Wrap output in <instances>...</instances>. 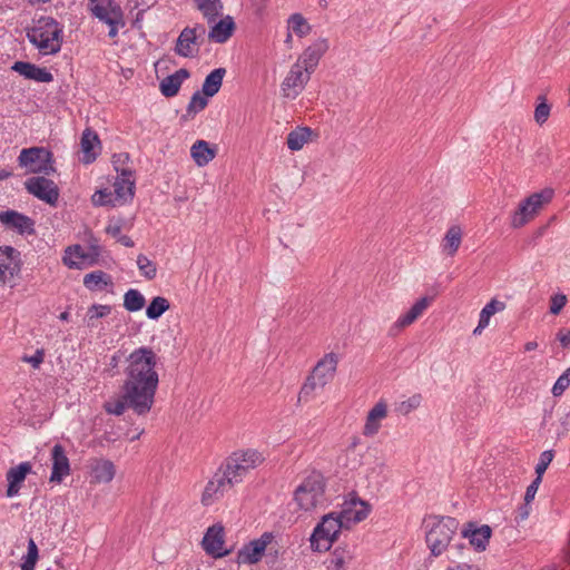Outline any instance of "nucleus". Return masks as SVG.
<instances>
[{"instance_id":"22","label":"nucleus","mask_w":570,"mask_h":570,"mask_svg":"<svg viewBox=\"0 0 570 570\" xmlns=\"http://www.w3.org/2000/svg\"><path fill=\"white\" fill-rule=\"evenodd\" d=\"M386 416L387 404L384 401H379L367 413L363 434L365 436L375 435L381 429V421Z\"/></svg>"},{"instance_id":"25","label":"nucleus","mask_w":570,"mask_h":570,"mask_svg":"<svg viewBox=\"0 0 570 570\" xmlns=\"http://www.w3.org/2000/svg\"><path fill=\"white\" fill-rule=\"evenodd\" d=\"M114 200L125 204L130 202L135 195V179L132 175L121 176L118 175L114 184Z\"/></svg>"},{"instance_id":"61","label":"nucleus","mask_w":570,"mask_h":570,"mask_svg":"<svg viewBox=\"0 0 570 570\" xmlns=\"http://www.w3.org/2000/svg\"><path fill=\"white\" fill-rule=\"evenodd\" d=\"M530 510H531L530 503L524 502V504L522 507H520V509L518 511L517 520L524 521L529 517Z\"/></svg>"},{"instance_id":"32","label":"nucleus","mask_w":570,"mask_h":570,"mask_svg":"<svg viewBox=\"0 0 570 570\" xmlns=\"http://www.w3.org/2000/svg\"><path fill=\"white\" fill-rule=\"evenodd\" d=\"M190 155L198 166H205L215 158L216 151L207 141L197 140L190 148Z\"/></svg>"},{"instance_id":"10","label":"nucleus","mask_w":570,"mask_h":570,"mask_svg":"<svg viewBox=\"0 0 570 570\" xmlns=\"http://www.w3.org/2000/svg\"><path fill=\"white\" fill-rule=\"evenodd\" d=\"M27 191L38 199L49 204L56 205L59 198V188L56 183L45 176H36L28 178L24 181Z\"/></svg>"},{"instance_id":"41","label":"nucleus","mask_w":570,"mask_h":570,"mask_svg":"<svg viewBox=\"0 0 570 570\" xmlns=\"http://www.w3.org/2000/svg\"><path fill=\"white\" fill-rule=\"evenodd\" d=\"M167 309H169V302L161 296L153 298L146 309V315L150 320L159 318Z\"/></svg>"},{"instance_id":"23","label":"nucleus","mask_w":570,"mask_h":570,"mask_svg":"<svg viewBox=\"0 0 570 570\" xmlns=\"http://www.w3.org/2000/svg\"><path fill=\"white\" fill-rule=\"evenodd\" d=\"M32 465L30 462H22L17 466L10 468L7 472L8 489L7 495L14 497L20 490L21 483L24 481L28 473L31 472Z\"/></svg>"},{"instance_id":"58","label":"nucleus","mask_w":570,"mask_h":570,"mask_svg":"<svg viewBox=\"0 0 570 570\" xmlns=\"http://www.w3.org/2000/svg\"><path fill=\"white\" fill-rule=\"evenodd\" d=\"M189 31H191L193 33H195V39L197 41H202L204 40V37L206 35V28L204 24H199L197 23L195 27L193 28H189Z\"/></svg>"},{"instance_id":"53","label":"nucleus","mask_w":570,"mask_h":570,"mask_svg":"<svg viewBox=\"0 0 570 570\" xmlns=\"http://www.w3.org/2000/svg\"><path fill=\"white\" fill-rule=\"evenodd\" d=\"M92 203L98 206H105V205L116 206L112 193L106 191V190H98L92 196Z\"/></svg>"},{"instance_id":"47","label":"nucleus","mask_w":570,"mask_h":570,"mask_svg":"<svg viewBox=\"0 0 570 570\" xmlns=\"http://www.w3.org/2000/svg\"><path fill=\"white\" fill-rule=\"evenodd\" d=\"M538 101L539 104L534 110V120L538 125H543L550 116L551 106L547 102L544 96H539Z\"/></svg>"},{"instance_id":"5","label":"nucleus","mask_w":570,"mask_h":570,"mask_svg":"<svg viewBox=\"0 0 570 570\" xmlns=\"http://www.w3.org/2000/svg\"><path fill=\"white\" fill-rule=\"evenodd\" d=\"M342 528H345L344 520L336 512H331L322 518L311 535V547L314 551H327Z\"/></svg>"},{"instance_id":"51","label":"nucleus","mask_w":570,"mask_h":570,"mask_svg":"<svg viewBox=\"0 0 570 570\" xmlns=\"http://www.w3.org/2000/svg\"><path fill=\"white\" fill-rule=\"evenodd\" d=\"M553 456H554V454H553L552 450L543 451L540 454L539 462L535 466V474H537L535 478H539L542 480V475L546 472V470L548 469L549 464L552 462Z\"/></svg>"},{"instance_id":"3","label":"nucleus","mask_w":570,"mask_h":570,"mask_svg":"<svg viewBox=\"0 0 570 570\" xmlns=\"http://www.w3.org/2000/svg\"><path fill=\"white\" fill-rule=\"evenodd\" d=\"M27 38L43 55H55L61 49L62 29L53 18L41 17L32 28L28 29Z\"/></svg>"},{"instance_id":"44","label":"nucleus","mask_w":570,"mask_h":570,"mask_svg":"<svg viewBox=\"0 0 570 570\" xmlns=\"http://www.w3.org/2000/svg\"><path fill=\"white\" fill-rule=\"evenodd\" d=\"M422 403V395L416 393L410 396L407 400L399 402L395 406V411L401 415H407L412 411L416 410Z\"/></svg>"},{"instance_id":"7","label":"nucleus","mask_w":570,"mask_h":570,"mask_svg":"<svg viewBox=\"0 0 570 570\" xmlns=\"http://www.w3.org/2000/svg\"><path fill=\"white\" fill-rule=\"evenodd\" d=\"M18 165L27 173L49 176L56 173L53 155L45 147L23 148L18 156Z\"/></svg>"},{"instance_id":"30","label":"nucleus","mask_w":570,"mask_h":570,"mask_svg":"<svg viewBox=\"0 0 570 570\" xmlns=\"http://www.w3.org/2000/svg\"><path fill=\"white\" fill-rule=\"evenodd\" d=\"M197 9L202 12L206 21L212 24L223 14V3L220 0H194Z\"/></svg>"},{"instance_id":"49","label":"nucleus","mask_w":570,"mask_h":570,"mask_svg":"<svg viewBox=\"0 0 570 570\" xmlns=\"http://www.w3.org/2000/svg\"><path fill=\"white\" fill-rule=\"evenodd\" d=\"M322 387L323 386H320V384H317V379L311 373V375L307 376L305 383L303 384V386L299 391L298 400L299 401L309 400L314 395V392L317 389H322Z\"/></svg>"},{"instance_id":"12","label":"nucleus","mask_w":570,"mask_h":570,"mask_svg":"<svg viewBox=\"0 0 570 570\" xmlns=\"http://www.w3.org/2000/svg\"><path fill=\"white\" fill-rule=\"evenodd\" d=\"M202 544L206 553L214 558H222L230 553V550L224 549V528L219 524L207 529Z\"/></svg>"},{"instance_id":"21","label":"nucleus","mask_w":570,"mask_h":570,"mask_svg":"<svg viewBox=\"0 0 570 570\" xmlns=\"http://www.w3.org/2000/svg\"><path fill=\"white\" fill-rule=\"evenodd\" d=\"M12 70L23 76L26 79L35 80L38 82H51L53 76L46 68L38 67L30 62L16 61Z\"/></svg>"},{"instance_id":"63","label":"nucleus","mask_w":570,"mask_h":570,"mask_svg":"<svg viewBox=\"0 0 570 570\" xmlns=\"http://www.w3.org/2000/svg\"><path fill=\"white\" fill-rule=\"evenodd\" d=\"M465 549L464 543H455L450 548V554L452 558L459 557L461 550Z\"/></svg>"},{"instance_id":"11","label":"nucleus","mask_w":570,"mask_h":570,"mask_svg":"<svg viewBox=\"0 0 570 570\" xmlns=\"http://www.w3.org/2000/svg\"><path fill=\"white\" fill-rule=\"evenodd\" d=\"M272 539L273 535L271 533H264L259 539L245 544L237 553V563H257L262 559L264 551Z\"/></svg>"},{"instance_id":"6","label":"nucleus","mask_w":570,"mask_h":570,"mask_svg":"<svg viewBox=\"0 0 570 570\" xmlns=\"http://www.w3.org/2000/svg\"><path fill=\"white\" fill-rule=\"evenodd\" d=\"M554 191L552 188H544L539 193H533L524 200H522L517 210L511 216V226L513 228H520L534 219L540 213L543 205L551 202Z\"/></svg>"},{"instance_id":"38","label":"nucleus","mask_w":570,"mask_h":570,"mask_svg":"<svg viewBox=\"0 0 570 570\" xmlns=\"http://www.w3.org/2000/svg\"><path fill=\"white\" fill-rule=\"evenodd\" d=\"M288 30L298 37H305L311 32V24L301 13H293L288 18Z\"/></svg>"},{"instance_id":"60","label":"nucleus","mask_w":570,"mask_h":570,"mask_svg":"<svg viewBox=\"0 0 570 570\" xmlns=\"http://www.w3.org/2000/svg\"><path fill=\"white\" fill-rule=\"evenodd\" d=\"M106 233L118 238L121 235V225L119 223L109 224L106 227Z\"/></svg>"},{"instance_id":"56","label":"nucleus","mask_w":570,"mask_h":570,"mask_svg":"<svg viewBox=\"0 0 570 570\" xmlns=\"http://www.w3.org/2000/svg\"><path fill=\"white\" fill-rule=\"evenodd\" d=\"M112 23H107L109 26V32L108 36L110 38H115L118 35V24L124 26L122 21V12L116 17L112 18Z\"/></svg>"},{"instance_id":"37","label":"nucleus","mask_w":570,"mask_h":570,"mask_svg":"<svg viewBox=\"0 0 570 570\" xmlns=\"http://www.w3.org/2000/svg\"><path fill=\"white\" fill-rule=\"evenodd\" d=\"M461 239L462 232L459 226H452L448 229L443 240V248L448 253V255L452 256L458 252L461 245Z\"/></svg>"},{"instance_id":"42","label":"nucleus","mask_w":570,"mask_h":570,"mask_svg":"<svg viewBox=\"0 0 570 570\" xmlns=\"http://www.w3.org/2000/svg\"><path fill=\"white\" fill-rule=\"evenodd\" d=\"M353 551L348 547H337L332 554V564L336 570H342L352 560Z\"/></svg>"},{"instance_id":"54","label":"nucleus","mask_w":570,"mask_h":570,"mask_svg":"<svg viewBox=\"0 0 570 570\" xmlns=\"http://www.w3.org/2000/svg\"><path fill=\"white\" fill-rule=\"evenodd\" d=\"M567 303V296L563 294H556L550 298V313L558 315Z\"/></svg>"},{"instance_id":"62","label":"nucleus","mask_w":570,"mask_h":570,"mask_svg":"<svg viewBox=\"0 0 570 570\" xmlns=\"http://www.w3.org/2000/svg\"><path fill=\"white\" fill-rule=\"evenodd\" d=\"M71 254H73L77 258H80L81 261H86L88 257V254H86L85 249L79 245H76L73 247Z\"/></svg>"},{"instance_id":"9","label":"nucleus","mask_w":570,"mask_h":570,"mask_svg":"<svg viewBox=\"0 0 570 570\" xmlns=\"http://www.w3.org/2000/svg\"><path fill=\"white\" fill-rule=\"evenodd\" d=\"M311 72L301 63H294L281 85L282 95L288 99H295L304 90L311 79Z\"/></svg>"},{"instance_id":"28","label":"nucleus","mask_w":570,"mask_h":570,"mask_svg":"<svg viewBox=\"0 0 570 570\" xmlns=\"http://www.w3.org/2000/svg\"><path fill=\"white\" fill-rule=\"evenodd\" d=\"M432 299V297L420 298L405 314L399 317L395 325L397 327H406L414 323L428 309Z\"/></svg>"},{"instance_id":"17","label":"nucleus","mask_w":570,"mask_h":570,"mask_svg":"<svg viewBox=\"0 0 570 570\" xmlns=\"http://www.w3.org/2000/svg\"><path fill=\"white\" fill-rule=\"evenodd\" d=\"M52 471L50 481L61 482L62 479L70 473L69 459L66 455L61 444H56L51 450Z\"/></svg>"},{"instance_id":"29","label":"nucleus","mask_w":570,"mask_h":570,"mask_svg":"<svg viewBox=\"0 0 570 570\" xmlns=\"http://www.w3.org/2000/svg\"><path fill=\"white\" fill-rule=\"evenodd\" d=\"M505 308V303L492 298L480 312L478 326L473 330L474 335H480L489 326L490 318L498 312Z\"/></svg>"},{"instance_id":"33","label":"nucleus","mask_w":570,"mask_h":570,"mask_svg":"<svg viewBox=\"0 0 570 570\" xmlns=\"http://www.w3.org/2000/svg\"><path fill=\"white\" fill-rule=\"evenodd\" d=\"M225 75H226L225 68L214 69L205 78L203 87H202V92L207 97L215 96L219 91V89L223 85V79H224Z\"/></svg>"},{"instance_id":"2","label":"nucleus","mask_w":570,"mask_h":570,"mask_svg":"<svg viewBox=\"0 0 570 570\" xmlns=\"http://www.w3.org/2000/svg\"><path fill=\"white\" fill-rule=\"evenodd\" d=\"M263 462V456L255 450L235 452L215 472L202 494L203 505H212L228 493L245 475Z\"/></svg>"},{"instance_id":"46","label":"nucleus","mask_w":570,"mask_h":570,"mask_svg":"<svg viewBox=\"0 0 570 570\" xmlns=\"http://www.w3.org/2000/svg\"><path fill=\"white\" fill-rule=\"evenodd\" d=\"M129 159V154L127 153H119L112 156V165L118 175H132V170L127 166Z\"/></svg>"},{"instance_id":"35","label":"nucleus","mask_w":570,"mask_h":570,"mask_svg":"<svg viewBox=\"0 0 570 570\" xmlns=\"http://www.w3.org/2000/svg\"><path fill=\"white\" fill-rule=\"evenodd\" d=\"M104 409H105V411L108 414L121 415V414H124L126 409H132L134 410V405L126 397V393H125L124 389L121 387V395L118 396V397H114V399L108 400L104 404Z\"/></svg>"},{"instance_id":"48","label":"nucleus","mask_w":570,"mask_h":570,"mask_svg":"<svg viewBox=\"0 0 570 570\" xmlns=\"http://www.w3.org/2000/svg\"><path fill=\"white\" fill-rule=\"evenodd\" d=\"M137 266L147 279L156 277L157 268L156 265L145 255L140 254L137 257Z\"/></svg>"},{"instance_id":"45","label":"nucleus","mask_w":570,"mask_h":570,"mask_svg":"<svg viewBox=\"0 0 570 570\" xmlns=\"http://www.w3.org/2000/svg\"><path fill=\"white\" fill-rule=\"evenodd\" d=\"M110 312H111V307L109 305H98V304L91 305L87 312V318H86L87 325L89 327H95L96 326L95 321L100 317H105V316L109 315Z\"/></svg>"},{"instance_id":"1","label":"nucleus","mask_w":570,"mask_h":570,"mask_svg":"<svg viewBox=\"0 0 570 570\" xmlns=\"http://www.w3.org/2000/svg\"><path fill=\"white\" fill-rule=\"evenodd\" d=\"M157 355L150 347H138L126 358L122 389L138 415L147 414L154 404L159 384Z\"/></svg>"},{"instance_id":"20","label":"nucleus","mask_w":570,"mask_h":570,"mask_svg":"<svg viewBox=\"0 0 570 570\" xmlns=\"http://www.w3.org/2000/svg\"><path fill=\"white\" fill-rule=\"evenodd\" d=\"M0 222L8 228L16 229L20 234L33 233V220L16 210L0 213Z\"/></svg>"},{"instance_id":"8","label":"nucleus","mask_w":570,"mask_h":570,"mask_svg":"<svg viewBox=\"0 0 570 570\" xmlns=\"http://www.w3.org/2000/svg\"><path fill=\"white\" fill-rule=\"evenodd\" d=\"M459 528V521L451 517L439 518L426 533V543L433 556H440L449 546Z\"/></svg>"},{"instance_id":"34","label":"nucleus","mask_w":570,"mask_h":570,"mask_svg":"<svg viewBox=\"0 0 570 570\" xmlns=\"http://www.w3.org/2000/svg\"><path fill=\"white\" fill-rule=\"evenodd\" d=\"M116 473L115 465L109 460H97L92 465V476L99 483L110 482Z\"/></svg>"},{"instance_id":"27","label":"nucleus","mask_w":570,"mask_h":570,"mask_svg":"<svg viewBox=\"0 0 570 570\" xmlns=\"http://www.w3.org/2000/svg\"><path fill=\"white\" fill-rule=\"evenodd\" d=\"M189 76V71L185 68H181L173 75L167 76L161 80L159 85L160 92L167 98L176 96L181 87L183 81L188 79Z\"/></svg>"},{"instance_id":"39","label":"nucleus","mask_w":570,"mask_h":570,"mask_svg":"<svg viewBox=\"0 0 570 570\" xmlns=\"http://www.w3.org/2000/svg\"><path fill=\"white\" fill-rule=\"evenodd\" d=\"M207 96H205L202 91L194 92L187 106L186 115H184L183 118H193L196 114L204 110L207 107Z\"/></svg>"},{"instance_id":"18","label":"nucleus","mask_w":570,"mask_h":570,"mask_svg":"<svg viewBox=\"0 0 570 570\" xmlns=\"http://www.w3.org/2000/svg\"><path fill=\"white\" fill-rule=\"evenodd\" d=\"M202 41L195 39V33L189 31V27L181 30L177 38L175 52L184 58H194L199 52Z\"/></svg>"},{"instance_id":"43","label":"nucleus","mask_w":570,"mask_h":570,"mask_svg":"<svg viewBox=\"0 0 570 570\" xmlns=\"http://www.w3.org/2000/svg\"><path fill=\"white\" fill-rule=\"evenodd\" d=\"M109 282L108 275L102 271H96L85 275L83 285L89 289L100 288V285H107Z\"/></svg>"},{"instance_id":"50","label":"nucleus","mask_w":570,"mask_h":570,"mask_svg":"<svg viewBox=\"0 0 570 570\" xmlns=\"http://www.w3.org/2000/svg\"><path fill=\"white\" fill-rule=\"evenodd\" d=\"M38 560V547L36 542L30 539L28 542V551L23 558L21 570H35L36 562Z\"/></svg>"},{"instance_id":"19","label":"nucleus","mask_w":570,"mask_h":570,"mask_svg":"<svg viewBox=\"0 0 570 570\" xmlns=\"http://www.w3.org/2000/svg\"><path fill=\"white\" fill-rule=\"evenodd\" d=\"M88 8L94 17L105 23H112V18L122 12L111 0H89Z\"/></svg>"},{"instance_id":"36","label":"nucleus","mask_w":570,"mask_h":570,"mask_svg":"<svg viewBox=\"0 0 570 570\" xmlns=\"http://www.w3.org/2000/svg\"><path fill=\"white\" fill-rule=\"evenodd\" d=\"M312 131L307 127H299L291 131L287 136V147L291 150H299L307 142Z\"/></svg>"},{"instance_id":"57","label":"nucleus","mask_w":570,"mask_h":570,"mask_svg":"<svg viewBox=\"0 0 570 570\" xmlns=\"http://www.w3.org/2000/svg\"><path fill=\"white\" fill-rule=\"evenodd\" d=\"M43 351L38 350L35 355L24 357L23 360L32 365V367L37 368L43 362Z\"/></svg>"},{"instance_id":"24","label":"nucleus","mask_w":570,"mask_h":570,"mask_svg":"<svg viewBox=\"0 0 570 570\" xmlns=\"http://www.w3.org/2000/svg\"><path fill=\"white\" fill-rule=\"evenodd\" d=\"M235 30V22L230 16L222 18L219 21H215L208 32L209 40L216 43H225L233 35Z\"/></svg>"},{"instance_id":"59","label":"nucleus","mask_w":570,"mask_h":570,"mask_svg":"<svg viewBox=\"0 0 570 570\" xmlns=\"http://www.w3.org/2000/svg\"><path fill=\"white\" fill-rule=\"evenodd\" d=\"M558 340L563 347L570 346V331L569 330H560L558 333Z\"/></svg>"},{"instance_id":"15","label":"nucleus","mask_w":570,"mask_h":570,"mask_svg":"<svg viewBox=\"0 0 570 570\" xmlns=\"http://www.w3.org/2000/svg\"><path fill=\"white\" fill-rule=\"evenodd\" d=\"M370 512V505L360 499H351L345 501L343 509L337 514L344 520L345 528H348L353 523L363 521Z\"/></svg>"},{"instance_id":"26","label":"nucleus","mask_w":570,"mask_h":570,"mask_svg":"<svg viewBox=\"0 0 570 570\" xmlns=\"http://www.w3.org/2000/svg\"><path fill=\"white\" fill-rule=\"evenodd\" d=\"M472 527L473 525L469 523L468 528L462 530V538H468L470 544L473 546L476 550H485L491 537V528L489 525H482L480 528L472 529Z\"/></svg>"},{"instance_id":"64","label":"nucleus","mask_w":570,"mask_h":570,"mask_svg":"<svg viewBox=\"0 0 570 570\" xmlns=\"http://www.w3.org/2000/svg\"><path fill=\"white\" fill-rule=\"evenodd\" d=\"M446 570H479L476 567L468 563H458L453 567H449Z\"/></svg>"},{"instance_id":"55","label":"nucleus","mask_w":570,"mask_h":570,"mask_svg":"<svg viewBox=\"0 0 570 570\" xmlns=\"http://www.w3.org/2000/svg\"><path fill=\"white\" fill-rule=\"evenodd\" d=\"M542 480L539 478H535L531 484L527 488L525 494H524V502L531 503L537 494V491L539 489V485L541 484Z\"/></svg>"},{"instance_id":"13","label":"nucleus","mask_w":570,"mask_h":570,"mask_svg":"<svg viewBox=\"0 0 570 570\" xmlns=\"http://www.w3.org/2000/svg\"><path fill=\"white\" fill-rule=\"evenodd\" d=\"M19 272V253L10 246L0 247V283L11 281Z\"/></svg>"},{"instance_id":"16","label":"nucleus","mask_w":570,"mask_h":570,"mask_svg":"<svg viewBox=\"0 0 570 570\" xmlns=\"http://www.w3.org/2000/svg\"><path fill=\"white\" fill-rule=\"evenodd\" d=\"M338 357L334 353L326 354L314 366L312 374L317 379L320 386H325L331 382L337 368Z\"/></svg>"},{"instance_id":"14","label":"nucleus","mask_w":570,"mask_h":570,"mask_svg":"<svg viewBox=\"0 0 570 570\" xmlns=\"http://www.w3.org/2000/svg\"><path fill=\"white\" fill-rule=\"evenodd\" d=\"M328 40L325 38L317 39L308 46L297 59L296 63H301L308 72L313 73L321 58L328 50Z\"/></svg>"},{"instance_id":"4","label":"nucleus","mask_w":570,"mask_h":570,"mask_svg":"<svg viewBox=\"0 0 570 570\" xmlns=\"http://www.w3.org/2000/svg\"><path fill=\"white\" fill-rule=\"evenodd\" d=\"M325 483L321 473L313 472L306 476L294 492V500L304 511H311L325 502Z\"/></svg>"},{"instance_id":"52","label":"nucleus","mask_w":570,"mask_h":570,"mask_svg":"<svg viewBox=\"0 0 570 570\" xmlns=\"http://www.w3.org/2000/svg\"><path fill=\"white\" fill-rule=\"evenodd\" d=\"M570 385V367L567 368L556 381L552 387V394L554 396H560Z\"/></svg>"},{"instance_id":"31","label":"nucleus","mask_w":570,"mask_h":570,"mask_svg":"<svg viewBox=\"0 0 570 570\" xmlns=\"http://www.w3.org/2000/svg\"><path fill=\"white\" fill-rule=\"evenodd\" d=\"M80 145H81V150L83 153V163H86V164L92 163L97 157L95 147L100 145L98 135L90 129H86L82 132Z\"/></svg>"},{"instance_id":"40","label":"nucleus","mask_w":570,"mask_h":570,"mask_svg":"<svg viewBox=\"0 0 570 570\" xmlns=\"http://www.w3.org/2000/svg\"><path fill=\"white\" fill-rule=\"evenodd\" d=\"M145 297L138 289H129L124 295V307L128 312L140 311L145 305Z\"/></svg>"}]
</instances>
